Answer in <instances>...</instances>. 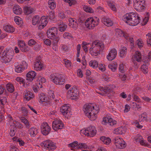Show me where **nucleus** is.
I'll return each instance as SVG.
<instances>
[{"label": "nucleus", "mask_w": 151, "mask_h": 151, "mask_svg": "<svg viewBox=\"0 0 151 151\" xmlns=\"http://www.w3.org/2000/svg\"><path fill=\"white\" fill-rule=\"evenodd\" d=\"M17 43L19 46L22 51H27V46L23 40H18Z\"/></svg>", "instance_id": "obj_26"}, {"label": "nucleus", "mask_w": 151, "mask_h": 151, "mask_svg": "<svg viewBox=\"0 0 151 151\" xmlns=\"http://www.w3.org/2000/svg\"><path fill=\"white\" fill-rule=\"evenodd\" d=\"M147 39V43L151 46V33H149L146 35Z\"/></svg>", "instance_id": "obj_59"}, {"label": "nucleus", "mask_w": 151, "mask_h": 151, "mask_svg": "<svg viewBox=\"0 0 151 151\" xmlns=\"http://www.w3.org/2000/svg\"><path fill=\"white\" fill-rule=\"evenodd\" d=\"M64 127L63 123L60 119L55 120L52 122V127L53 129L55 131L62 129Z\"/></svg>", "instance_id": "obj_18"}, {"label": "nucleus", "mask_w": 151, "mask_h": 151, "mask_svg": "<svg viewBox=\"0 0 151 151\" xmlns=\"http://www.w3.org/2000/svg\"><path fill=\"white\" fill-rule=\"evenodd\" d=\"M36 73L34 71L29 72L26 75V79L29 81L32 82L35 78Z\"/></svg>", "instance_id": "obj_24"}, {"label": "nucleus", "mask_w": 151, "mask_h": 151, "mask_svg": "<svg viewBox=\"0 0 151 151\" xmlns=\"http://www.w3.org/2000/svg\"><path fill=\"white\" fill-rule=\"evenodd\" d=\"M3 29L5 31L9 33H12L15 31L14 28L10 25H4L3 27Z\"/></svg>", "instance_id": "obj_35"}, {"label": "nucleus", "mask_w": 151, "mask_h": 151, "mask_svg": "<svg viewBox=\"0 0 151 151\" xmlns=\"http://www.w3.org/2000/svg\"><path fill=\"white\" fill-rule=\"evenodd\" d=\"M32 87L35 93H37L39 89L42 87V86L40 82L39 84L36 82L35 83V85L34 84Z\"/></svg>", "instance_id": "obj_42"}, {"label": "nucleus", "mask_w": 151, "mask_h": 151, "mask_svg": "<svg viewBox=\"0 0 151 151\" xmlns=\"http://www.w3.org/2000/svg\"><path fill=\"white\" fill-rule=\"evenodd\" d=\"M10 128V131L9 132V134L10 136L12 137L14 136L16 131V129L15 127H11Z\"/></svg>", "instance_id": "obj_62"}, {"label": "nucleus", "mask_w": 151, "mask_h": 151, "mask_svg": "<svg viewBox=\"0 0 151 151\" xmlns=\"http://www.w3.org/2000/svg\"><path fill=\"white\" fill-rule=\"evenodd\" d=\"M117 51L115 48L111 49L107 54L106 58L109 61L114 60L116 57Z\"/></svg>", "instance_id": "obj_19"}, {"label": "nucleus", "mask_w": 151, "mask_h": 151, "mask_svg": "<svg viewBox=\"0 0 151 151\" xmlns=\"http://www.w3.org/2000/svg\"><path fill=\"white\" fill-rule=\"evenodd\" d=\"M79 92L76 88H70L67 93V96L71 99L76 100L77 99L78 97Z\"/></svg>", "instance_id": "obj_11"}, {"label": "nucleus", "mask_w": 151, "mask_h": 151, "mask_svg": "<svg viewBox=\"0 0 151 151\" xmlns=\"http://www.w3.org/2000/svg\"><path fill=\"white\" fill-rule=\"evenodd\" d=\"M12 10L14 13L17 15L21 14L22 12V11L21 8L18 5L14 6Z\"/></svg>", "instance_id": "obj_32"}, {"label": "nucleus", "mask_w": 151, "mask_h": 151, "mask_svg": "<svg viewBox=\"0 0 151 151\" xmlns=\"http://www.w3.org/2000/svg\"><path fill=\"white\" fill-rule=\"evenodd\" d=\"M126 132L127 129L125 127H120L114 129L113 133L116 134L123 135Z\"/></svg>", "instance_id": "obj_23"}, {"label": "nucleus", "mask_w": 151, "mask_h": 151, "mask_svg": "<svg viewBox=\"0 0 151 151\" xmlns=\"http://www.w3.org/2000/svg\"><path fill=\"white\" fill-rule=\"evenodd\" d=\"M41 145L43 147L49 150H53L56 148L55 144L49 140L43 142L41 143Z\"/></svg>", "instance_id": "obj_13"}, {"label": "nucleus", "mask_w": 151, "mask_h": 151, "mask_svg": "<svg viewBox=\"0 0 151 151\" xmlns=\"http://www.w3.org/2000/svg\"><path fill=\"white\" fill-rule=\"evenodd\" d=\"M33 67L35 70L40 71L44 69V65L40 60H35L34 63Z\"/></svg>", "instance_id": "obj_21"}, {"label": "nucleus", "mask_w": 151, "mask_h": 151, "mask_svg": "<svg viewBox=\"0 0 151 151\" xmlns=\"http://www.w3.org/2000/svg\"><path fill=\"white\" fill-rule=\"evenodd\" d=\"M88 148V146L85 143H80L78 144L77 148L83 150L86 149Z\"/></svg>", "instance_id": "obj_58"}, {"label": "nucleus", "mask_w": 151, "mask_h": 151, "mask_svg": "<svg viewBox=\"0 0 151 151\" xmlns=\"http://www.w3.org/2000/svg\"><path fill=\"white\" fill-rule=\"evenodd\" d=\"M7 100L6 97H1L0 98V111L3 109V106L7 102Z\"/></svg>", "instance_id": "obj_39"}, {"label": "nucleus", "mask_w": 151, "mask_h": 151, "mask_svg": "<svg viewBox=\"0 0 151 151\" xmlns=\"http://www.w3.org/2000/svg\"><path fill=\"white\" fill-rule=\"evenodd\" d=\"M63 37L64 39H70L73 38L72 35L68 32H65L63 35Z\"/></svg>", "instance_id": "obj_56"}, {"label": "nucleus", "mask_w": 151, "mask_h": 151, "mask_svg": "<svg viewBox=\"0 0 151 151\" xmlns=\"http://www.w3.org/2000/svg\"><path fill=\"white\" fill-rule=\"evenodd\" d=\"M57 28L59 31L61 32L64 31L67 27V25L63 22H60L58 23Z\"/></svg>", "instance_id": "obj_27"}, {"label": "nucleus", "mask_w": 151, "mask_h": 151, "mask_svg": "<svg viewBox=\"0 0 151 151\" xmlns=\"http://www.w3.org/2000/svg\"><path fill=\"white\" fill-rule=\"evenodd\" d=\"M102 22L107 27L111 26L113 24V22L111 19L109 18L104 17L102 19Z\"/></svg>", "instance_id": "obj_30"}, {"label": "nucleus", "mask_w": 151, "mask_h": 151, "mask_svg": "<svg viewBox=\"0 0 151 151\" xmlns=\"http://www.w3.org/2000/svg\"><path fill=\"white\" fill-rule=\"evenodd\" d=\"M41 128L42 133L45 135L48 134L50 131V127L46 122L42 123L41 126Z\"/></svg>", "instance_id": "obj_20"}, {"label": "nucleus", "mask_w": 151, "mask_h": 151, "mask_svg": "<svg viewBox=\"0 0 151 151\" xmlns=\"http://www.w3.org/2000/svg\"><path fill=\"white\" fill-rule=\"evenodd\" d=\"M33 93L29 91H25L24 93V99L25 101H29L34 98Z\"/></svg>", "instance_id": "obj_22"}, {"label": "nucleus", "mask_w": 151, "mask_h": 151, "mask_svg": "<svg viewBox=\"0 0 151 151\" xmlns=\"http://www.w3.org/2000/svg\"><path fill=\"white\" fill-rule=\"evenodd\" d=\"M89 49L90 53L93 56H96L100 55V52L104 49L105 46L101 42L95 41L93 42Z\"/></svg>", "instance_id": "obj_4"}, {"label": "nucleus", "mask_w": 151, "mask_h": 151, "mask_svg": "<svg viewBox=\"0 0 151 151\" xmlns=\"http://www.w3.org/2000/svg\"><path fill=\"white\" fill-rule=\"evenodd\" d=\"M48 16H43L40 17L38 26V29L41 30L43 29L47 26L48 22Z\"/></svg>", "instance_id": "obj_16"}, {"label": "nucleus", "mask_w": 151, "mask_h": 151, "mask_svg": "<svg viewBox=\"0 0 151 151\" xmlns=\"http://www.w3.org/2000/svg\"><path fill=\"white\" fill-rule=\"evenodd\" d=\"M50 78L52 81L57 85H61L65 83V80L63 76L58 73H53L50 76Z\"/></svg>", "instance_id": "obj_6"}, {"label": "nucleus", "mask_w": 151, "mask_h": 151, "mask_svg": "<svg viewBox=\"0 0 151 151\" xmlns=\"http://www.w3.org/2000/svg\"><path fill=\"white\" fill-rule=\"evenodd\" d=\"M16 80L20 84H24V79L21 77H17L16 78Z\"/></svg>", "instance_id": "obj_64"}, {"label": "nucleus", "mask_w": 151, "mask_h": 151, "mask_svg": "<svg viewBox=\"0 0 151 151\" xmlns=\"http://www.w3.org/2000/svg\"><path fill=\"white\" fill-rule=\"evenodd\" d=\"M100 139L103 143L106 145H109L111 142V139L108 137L102 136Z\"/></svg>", "instance_id": "obj_34"}, {"label": "nucleus", "mask_w": 151, "mask_h": 151, "mask_svg": "<svg viewBox=\"0 0 151 151\" xmlns=\"http://www.w3.org/2000/svg\"><path fill=\"white\" fill-rule=\"evenodd\" d=\"M58 30L57 27H53L49 29L47 31V35L48 38L53 40L52 42V49L56 51L58 50L57 45L60 40V37L57 36Z\"/></svg>", "instance_id": "obj_2"}, {"label": "nucleus", "mask_w": 151, "mask_h": 151, "mask_svg": "<svg viewBox=\"0 0 151 151\" xmlns=\"http://www.w3.org/2000/svg\"><path fill=\"white\" fill-rule=\"evenodd\" d=\"M128 65L126 63H122L119 65V70L120 72L124 73L128 68Z\"/></svg>", "instance_id": "obj_33"}, {"label": "nucleus", "mask_w": 151, "mask_h": 151, "mask_svg": "<svg viewBox=\"0 0 151 151\" xmlns=\"http://www.w3.org/2000/svg\"><path fill=\"white\" fill-rule=\"evenodd\" d=\"M101 90L104 91L105 93H108L109 92H110L112 91L111 89V87L109 86H106L104 88H102Z\"/></svg>", "instance_id": "obj_60"}, {"label": "nucleus", "mask_w": 151, "mask_h": 151, "mask_svg": "<svg viewBox=\"0 0 151 151\" xmlns=\"http://www.w3.org/2000/svg\"><path fill=\"white\" fill-rule=\"evenodd\" d=\"M21 121L25 125L26 127L29 128L30 127V124L27 120L24 117H21L20 118Z\"/></svg>", "instance_id": "obj_54"}, {"label": "nucleus", "mask_w": 151, "mask_h": 151, "mask_svg": "<svg viewBox=\"0 0 151 151\" xmlns=\"http://www.w3.org/2000/svg\"><path fill=\"white\" fill-rule=\"evenodd\" d=\"M99 19L96 17H91L87 18L85 21V25L89 29H93L99 23Z\"/></svg>", "instance_id": "obj_7"}, {"label": "nucleus", "mask_w": 151, "mask_h": 151, "mask_svg": "<svg viewBox=\"0 0 151 151\" xmlns=\"http://www.w3.org/2000/svg\"><path fill=\"white\" fill-rule=\"evenodd\" d=\"M14 21L17 24L20 26H21L23 23L22 19L19 16H17L14 17Z\"/></svg>", "instance_id": "obj_45"}, {"label": "nucleus", "mask_w": 151, "mask_h": 151, "mask_svg": "<svg viewBox=\"0 0 151 151\" xmlns=\"http://www.w3.org/2000/svg\"><path fill=\"white\" fill-rule=\"evenodd\" d=\"M108 67L111 71L114 72L117 69V63L116 62H113L110 63L108 65Z\"/></svg>", "instance_id": "obj_41"}, {"label": "nucleus", "mask_w": 151, "mask_h": 151, "mask_svg": "<svg viewBox=\"0 0 151 151\" xmlns=\"http://www.w3.org/2000/svg\"><path fill=\"white\" fill-rule=\"evenodd\" d=\"M143 138L140 134H137L133 137V139L135 143L139 144Z\"/></svg>", "instance_id": "obj_38"}, {"label": "nucleus", "mask_w": 151, "mask_h": 151, "mask_svg": "<svg viewBox=\"0 0 151 151\" xmlns=\"http://www.w3.org/2000/svg\"><path fill=\"white\" fill-rule=\"evenodd\" d=\"M13 51L11 48H7L4 50L2 52V60L4 63L9 62L11 60L13 57Z\"/></svg>", "instance_id": "obj_8"}, {"label": "nucleus", "mask_w": 151, "mask_h": 151, "mask_svg": "<svg viewBox=\"0 0 151 151\" xmlns=\"http://www.w3.org/2000/svg\"><path fill=\"white\" fill-rule=\"evenodd\" d=\"M46 79L43 77L41 76H39L38 78V79L37 81V83L39 84L40 82L41 84L42 85L43 83H44L46 82Z\"/></svg>", "instance_id": "obj_55"}, {"label": "nucleus", "mask_w": 151, "mask_h": 151, "mask_svg": "<svg viewBox=\"0 0 151 151\" xmlns=\"http://www.w3.org/2000/svg\"><path fill=\"white\" fill-rule=\"evenodd\" d=\"M24 70V69L22 68L21 66H20L19 65L17 66L15 68V71L18 73L22 72Z\"/></svg>", "instance_id": "obj_61"}, {"label": "nucleus", "mask_w": 151, "mask_h": 151, "mask_svg": "<svg viewBox=\"0 0 151 151\" xmlns=\"http://www.w3.org/2000/svg\"><path fill=\"white\" fill-rule=\"evenodd\" d=\"M114 144L116 147L119 149H123L126 146V143L122 138L116 137L114 140Z\"/></svg>", "instance_id": "obj_12"}, {"label": "nucleus", "mask_w": 151, "mask_h": 151, "mask_svg": "<svg viewBox=\"0 0 151 151\" xmlns=\"http://www.w3.org/2000/svg\"><path fill=\"white\" fill-rule=\"evenodd\" d=\"M69 26L74 29H76L78 27L76 20L75 19L70 18L69 19Z\"/></svg>", "instance_id": "obj_25"}, {"label": "nucleus", "mask_w": 151, "mask_h": 151, "mask_svg": "<svg viewBox=\"0 0 151 151\" xmlns=\"http://www.w3.org/2000/svg\"><path fill=\"white\" fill-rule=\"evenodd\" d=\"M136 43L139 49L143 47L144 45V43L141 39H138L136 41Z\"/></svg>", "instance_id": "obj_47"}, {"label": "nucleus", "mask_w": 151, "mask_h": 151, "mask_svg": "<svg viewBox=\"0 0 151 151\" xmlns=\"http://www.w3.org/2000/svg\"><path fill=\"white\" fill-rule=\"evenodd\" d=\"M126 34L124 33L120 29H117L116 30V33L114 38L116 40H117L120 37H124V35Z\"/></svg>", "instance_id": "obj_29"}, {"label": "nucleus", "mask_w": 151, "mask_h": 151, "mask_svg": "<svg viewBox=\"0 0 151 151\" xmlns=\"http://www.w3.org/2000/svg\"><path fill=\"white\" fill-rule=\"evenodd\" d=\"M48 4L49 7L52 9H55L56 6V4L53 1L51 0L48 1Z\"/></svg>", "instance_id": "obj_46"}, {"label": "nucleus", "mask_w": 151, "mask_h": 151, "mask_svg": "<svg viewBox=\"0 0 151 151\" xmlns=\"http://www.w3.org/2000/svg\"><path fill=\"white\" fill-rule=\"evenodd\" d=\"M123 20L127 24L134 26L139 23L140 18L137 14L131 13L124 16Z\"/></svg>", "instance_id": "obj_3"}, {"label": "nucleus", "mask_w": 151, "mask_h": 151, "mask_svg": "<svg viewBox=\"0 0 151 151\" xmlns=\"http://www.w3.org/2000/svg\"><path fill=\"white\" fill-rule=\"evenodd\" d=\"M120 57L121 58H124L127 53V48L125 47H121L119 50Z\"/></svg>", "instance_id": "obj_31"}, {"label": "nucleus", "mask_w": 151, "mask_h": 151, "mask_svg": "<svg viewBox=\"0 0 151 151\" xmlns=\"http://www.w3.org/2000/svg\"><path fill=\"white\" fill-rule=\"evenodd\" d=\"M97 133V130L94 127H90L86 129L81 130L80 133L81 134H84L85 136L91 137L95 135Z\"/></svg>", "instance_id": "obj_10"}, {"label": "nucleus", "mask_w": 151, "mask_h": 151, "mask_svg": "<svg viewBox=\"0 0 151 151\" xmlns=\"http://www.w3.org/2000/svg\"><path fill=\"white\" fill-rule=\"evenodd\" d=\"M6 89L10 93L13 92L14 90L13 85L10 83H8L6 86Z\"/></svg>", "instance_id": "obj_51"}, {"label": "nucleus", "mask_w": 151, "mask_h": 151, "mask_svg": "<svg viewBox=\"0 0 151 151\" xmlns=\"http://www.w3.org/2000/svg\"><path fill=\"white\" fill-rule=\"evenodd\" d=\"M83 109L85 115L91 120H94L97 118V114L99 110L95 107L93 104H85L83 106Z\"/></svg>", "instance_id": "obj_1"}, {"label": "nucleus", "mask_w": 151, "mask_h": 151, "mask_svg": "<svg viewBox=\"0 0 151 151\" xmlns=\"http://www.w3.org/2000/svg\"><path fill=\"white\" fill-rule=\"evenodd\" d=\"M29 133L31 137H34L38 133L37 129L35 128H31L29 130Z\"/></svg>", "instance_id": "obj_43"}, {"label": "nucleus", "mask_w": 151, "mask_h": 151, "mask_svg": "<svg viewBox=\"0 0 151 151\" xmlns=\"http://www.w3.org/2000/svg\"><path fill=\"white\" fill-rule=\"evenodd\" d=\"M64 63L65 66L67 68H69L71 66V63L70 61L68 60L65 59L64 60Z\"/></svg>", "instance_id": "obj_63"}, {"label": "nucleus", "mask_w": 151, "mask_h": 151, "mask_svg": "<svg viewBox=\"0 0 151 151\" xmlns=\"http://www.w3.org/2000/svg\"><path fill=\"white\" fill-rule=\"evenodd\" d=\"M141 70L145 74L147 73L148 72L147 65L144 64L142 65L141 66Z\"/></svg>", "instance_id": "obj_49"}, {"label": "nucleus", "mask_w": 151, "mask_h": 151, "mask_svg": "<svg viewBox=\"0 0 151 151\" xmlns=\"http://www.w3.org/2000/svg\"><path fill=\"white\" fill-rule=\"evenodd\" d=\"M134 7L138 11H141L145 9V0H133Z\"/></svg>", "instance_id": "obj_14"}, {"label": "nucleus", "mask_w": 151, "mask_h": 151, "mask_svg": "<svg viewBox=\"0 0 151 151\" xmlns=\"http://www.w3.org/2000/svg\"><path fill=\"white\" fill-rule=\"evenodd\" d=\"M55 98L54 91L52 90L48 92V95L41 93L39 96V101L45 106L50 105Z\"/></svg>", "instance_id": "obj_5"}, {"label": "nucleus", "mask_w": 151, "mask_h": 151, "mask_svg": "<svg viewBox=\"0 0 151 151\" xmlns=\"http://www.w3.org/2000/svg\"><path fill=\"white\" fill-rule=\"evenodd\" d=\"M83 9L84 11L87 12L93 13L94 12V11L92 8L87 6H84Z\"/></svg>", "instance_id": "obj_52"}, {"label": "nucleus", "mask_w": 151, "mask_h": 151, "mask_svg": "<svg viewBox=\"0 0 151 151\" xmlns=\"http://www.w3.org/2000/svg\"><path fill=\"white\" fill-rule=\"evenodd\" d=\"M22 34L23 37L24 39L30 38L32 36L31 33L27 31L23 32Z\"/></svg>", "instance_id": "obj_48"}, {"label": "nucleus", "mask_w": 151, "mask_h": 151, "mask_svg": "<svg viewBox=\"0 0 151 151\" xmlns=\"http://www.w3.org/2000/svg\"><path fill=\"white\" fill-rule=\"evenodd\" d=\"M33 8L30 7H25L24 8V12L26 14H29L32 13L34 11Z\"/></svg>", "instance_id": "obj_40"}, {"label": "nucleus", "mask_w": 151, "mask_h": 151, "mask_svg": "<svg viewBox=\"0 0 151 151\" xmlns=\"http://www.w3.org/2000/svg\"><path fill=\"white\" fill-rule=\"evenodd\" d=\"M98 67L99 70L102 72H104L106 69V66L104 64H99Z\"/></svg>", "instance_id": "obj_57"}, {"label": "nucleus", "mask_w": 151, "mask_h": 151, "mask_svg": "<svg viewBox=\"0 0 151 151\" xmlns=\"http://www.w3.org/2000/svg\"><path fill=\"white\" fill-rule=\"evenodd\" d=\"M133 66L135 68H138L139 64L138 63L141 62L142 61V55L141 52L138 50L135 52L132 57Z\"/></svg>", "instance_id": "obj_9"}, {"label": "nucleus", "mask_w": 151, "mask_h": 151, "mask_svg": "<svg viewBox=\"0 0 151 151\" xmlns=\"http://www.w3.org/2000/svg\"><path fill=\"white\" fill-rule=\"evenodd\" d=\"M40 19V17L36 15L34 16L32 19V24L33 25H35L37 24L38 26Z\"/></svg>", "instance_id": "obj_44"}, {"label": "nucleus", "mask_w": 151, "mask_h": 151, "mask_svg": "<svg viewBox=\"0 0 151 151\" xmlns=\"http://www.w3.org/2000/svg\"><path fill=\"white\" fill-rule=\"evenodd\" d=\"M12 121H11V122ZM9 124H10L11 127H15L16 128V127H18L19 128H22V125L19 123L17 121H14L12 122V123H10L9 122Z\"/></svg>", "instance_id": "obj_37"}, {"label": "nucleus", "mask_w": 151, "mask_h": 151, "mask_svg": "<svg viewBox=\"0 0 151 151\" xmlns=\"http://www.w3.org/2000/svg\"><path fill=\"white\" fill-rule=\"evenodd\" d=\"M139 144L145 147H149L150 146V145L147 142L146 140H145L143 138L140 141Z\"/></svg>", "instance_id": "obj_50"}, {"label": "nucleus", "mask_w": 151, "mask_h": 151, "mask_svg": "<svg viewBox=\"0 0 151 151\" xmlns=\"http://www.w3.org/2000/svg\"><path fill=\"white\" fill-rule=\"evenodd\" d=\"M19 65L24 70L27 68L28 65V63L26 61L24 60L22 61Z\"/></svg>", "instance_id": "obj_53"}, {"label": "nucleus", "mask_w": 151, "mask_h": 151, "mask_svg": "<svg viewBox=\"0 0 151 151\" xmlns=\"http://www.w3.org/2000/svg\"><path fill=\"white\" fill-rule=\"evenodd\" d=\"M102 124L104 125L112 126L116 124V121L109 116L103 117Z\"/></svg>", "instance_id": "obj_15"}, {"label": "nucleus", "mask_w": 151, "mask_h": 151, "mask_svg": "<svg viewBox=\"0 0 151 151\" xmlns=\"http://www.w3.org/2000/svg\"><path fill=\"white\" fill-rule=\"evenodd\" d=\"M124 38L128 41L130 42L131 44V48L132 49H133L134 46V41L133 38V36H131L128 34H126L124 35Z\"/></svg>", "instance_id": "obj_28"}, {"label": "nucleus", "mask_w": 151, "mask_h": 151, "mask_svg": "<svg viewBox=\"0 0 151 151\" xmlns=\"http://www.w3.org/2000/svg\"><path fill=\"white\" fill-rule=\"evenodd\" d=\"M89 65L90 67L94 69H95L98 67L99 62L96 60H92L89 62Z\"/></svg>", "instance_id": "obj_36"}, {"label": "nucleus", "mask_w": 151, "mask_h": 151, "mask_svg": "<svg viewBox=\"0 0 151 151\" xmlns=\"http://www.w3.org/2000/svg\"><path fill=\"white\" fill-rule=\"evenodd\" d=\"M60 111L65 117H68L72 115L70 106L67 104H65L62 106L60 109Z\"/></svg>", "instance_id": "obj_17"}]
</instances>
